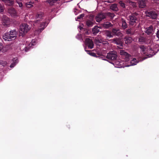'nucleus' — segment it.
Segmentation results:
<instances>
[{
    "instance_id": "obj_1",
    "label": "nucleus",
    "mask_w": 159,
    "mask_h": 159,
    "mask_svg": "<svg viewBox=\"0 0 159 159\" xmlns=\"http://www.w3.org/2000/svg\"><path fill=\"white\" fill-rule=\"evenodd\" d=\"M17 35V32L14 30L5 33L3 36V39L5 41H11L15 39Z\"/></svg>"
},
{
    "instance_id": "obj_2",
    "label": "nucleus",
    "mask_w": 159,
    "mask_h": 159,
    "mask_svg": "<svg viewBox=\"0 0 159 159\" xmlns=\"http://www.w3.org/2000/svg\"><path fill=\"white\" fill-rule=\"evenodd\" d=\"M152 45L150 47L148 46L147 48L143 46H142L140 48L141 52L143 54H146V55H148V57H150L155 54L154 49H152Z\"/></svg>"
},
{
    "instance_id": "obj_3",
    "label": "nucleus",
    "mask_w": 159,
    "mask_h": 159,
    "mask_svg": "<svg viewBox=\"0 0 159 159\" xmlns=\"http://www.w3.org/2000/svg\"><path fill=\"white\" fill-rule=\"evenodd\" d=\"M30 29V27L27 24L21 25L20 27L19 32L22 34L26 33Z\"/></svg>"
},
{
    "instance_id": "obj_4",
    "label": "nucleus",
    "mask_w": 159,
    "mask_h": 159,
    "mask_svg": "<svg viewBox=\"0 0 159 159\" xmlns=\"http://www.w3.org/2000/svg\"><path fill=\"white\" fill-rule=\"evenodd\" d=\"M117 57L116 52L113 51L108 53L107 56V57L109 59L111 60H115Z\"/></svg>"
},
{
    "instance_id": "obj_5",
    "label": "nucleus",
    "mask_w": 159,
    "mask_h": 159,
    "mask_svg": "<svg viewBox=\"0 0 159 159\" xmlns=\"http://www.w3.org/2000/svg\"><path fill=\"white\" fill-rule=\"evenodd\" d=\"M106 18V15L104 13H100L98 14L95 17V19L97 22H100L102 20Z\"/></svg>"
},
{
    "instance_id": "obj_6",
    "label": "nucleus",
    "mask_w": 159,
    "mask_h": 159,
    "mask_svg": "<svg viewBox=\"0 0 159 159\" xmlns=\"http://www.w3.org/2000/svg\"><path fill=\"white\" fill-rule=\"evenodd\" d=\"M115 64L116 67L117 68H122L129 66L128 65H127V64L125 63H124V62L123 61H116L115 62Z\"/></svg>"
},
{
    "instance_id": "obj_7",
    "label": "nucleus",
    "mask_w": 159,
    "mask_h": 159,
    "mask_svg": "<svg viewBox=\"0 0 159 159\" xmlns=\"http://www.w3.org/2000/svg\"><path fill=\"white\" fill-rule=\"evenodd\" d=\"M2 23L4 26H8L10 24V19L6 16H3L2 18Z\"/></svg>"
},
{
    "instance_id": "obj_8",
    "label": "nucleus",
    "mask_w": 159,
    "mask_h": 159,
    "mask_svg": "<svg viewBox=\"0 0 159 159\" xmlns=\"http://www.w3.org/2000/svg\"><path fill=\"white\" fill-rule=\"evenodd\" d=\"M36 23L40 24V26H39L40 28L38 31L37 30L36 32H38V33L41 32L42 30L46 26L47 23L45 21L42 22H40L38 20L37 21Z\"/></svg>"
},
{
    "instance_id": "obj_9",
    "label": "nucleus",
    "mask_w": 159,
    "mask_h": 159,
    "mask_svg": "<svg viewBox=\"0 0 159 159\" xmlns=\"http://www.w3.org/2000/svg\"><path fill=\"white\" fill-rule=\"evenodd\" d=\"M145 13L147 16L152 19H155L157 17V14L154 12L147 11H146Z\"/></svg>"
},
{
    "instance_id": "obj_10",
    "label": "nucleus",
    "mask_w": 159,
    "mask_h": 159,
    "mask_svg": "<svg viewBox=\"0 0 159 159\" xmlns=\"http://www.w3.org/2000/svg\"><path fill=\"white\" fill-rule=\"evenodd\" d=\"M86 44L88 46L89 48L92 49L93 47V44L92 40L88 38L86 39L85 41Z\"/></svg>"
},
{
    "instance_id": "obj_11",
    "label": "nucleus",
    "mask_w": 159,
    "mask_h": 159,
    "mask_svg": "<svg viewBox=\"0 0 159 159\" xmlns=\"http://www.w3.org/2000/svg\"><path fill=\"white\" fill-rule=\"evenodd\" d=\"M8 13L12 17H15L17 16L16 11L13 8H11L8 10Z\"/></svg>"
},
{
    "instance_id": "obj_12",
    "label": "nucleus",
    "mask_w": 159,
    "mask_h": 159,
    "mask_svg": "<svg viewBox=\"0 0 159 159\" xmlns=\"http://www.w3.org/2000/svg\"><path fill=\"white\" fill-rule=\"evenodd\" d=\"M129 24L131 25H134L136 23V18L134 15H132L129 16Z\"/></svg>"
},
{
    "instance_id": "obj_13",
    "label": "nucleus",
    "mask_w": 159,
    "mask_h": 159,
    "mask_svg": "<svg viewBox=\"0 0 159 159\" xmlns=\"http://www.w3.org/2000/svg\"><path fill=\"white\" fill-rule=\"evenodd\" d=\"M120 54L121 55H123L125 57V59L126 61H128L129 60L130 55L125 51L123 50H120Z\"/></svg>"
},
{
    "instance_id": "obj_14",
    "label": "nucleus",
    "mask_w": 159,
    "mask_h": 159,
    "mask_svg": "<svg viewBox=\"0 0 159 159\" xmlns=\"http://www.w3.org/2000/svg\"><path fill=\"white\" fill-rule=\"evenodd\" d=\"M138 1L139 7L143 8L146 6L147 0H138Z\"/></svg>"
},
{
    "instance_id": "obj_15",
    "label": "nucleus",
    "mask_w": 159,
    "mask_h": 159,
    "mask_svg": "<svg viewBox=\"0 0 159 159\" xmlns=\"http://www.w3.org/2000/svg\"><path fill=\"white\" fill-rule=\"evenodd\" d=\"M8 47L7 45L3 47L2 44L0 43V51L2 52H5L7 51V48Z\"/></svg>"
},
{
    "instance_id": "obj_16",
    "label": "nucleus",
    "mask_w": 159,
    "mask_h": 159,
    "mask_svg": "<svg viewBox=\"0 0 159 159\" xmlns=\"http://www.w3.org/2000/svg\"><path fill=\"white\" fill-rule=\"evenodd\" d=\"M7 5L11 6L14 3V0H1Z\"/></svg>"
},
{
    "instance_id": "obj_17",
    "label": "nucleus",
    "mask_w": 159,
    "mask_h": 159,
    "mask_svg": "<svg viewBox=\"0 0 159 159\" xmlns=\"http://www.w3.org/2000/svg\"><path fill=\"white\" fill-rule=\"evenodd\" d=\"M112 42L114 43L117 44L119 45L120 46H122V42L120 40L117 39H113L111 40Z\"/></svg>"
},
{
    "instance_id": "obj_18",
    "label": "nucleus",
    "mask_w": 159,
    "mask_h": 159,
    "mask_svg": "<svg viewBox=\"0 0 159 159\" xmlns=\"http://www.w3.org/2000/svg\"><path fill=\"white\" fill-rule=\"evenodd\" d=\"M104 32L106 36L109 38L113 37V34H112L110 31L108 30H106Z\"/></svg>"
},
{
    "instance_id": "obj_19",
    "label": "nucleus",
    "mask_w": 159,
    "mask_h": 159,
    "mask_svg": "<svg viewBox=\"0 0 159 159\" xmlns=\"http://www.w3.org/2000/svg\"><path fill=\"white\" fill-rule=\"evenodd\" d=\"M12 63H11V65L10 66L11 68L13 67L16 65V64L18 62L17 59L16 58H13L12 60Z\"/></svg>"
},
{
    "instance_id": "obj_20",
    "label": "nucleus",
    "mask_w": 159,
    "mask_h": 159,
    "mask_svg": "<svg viewBox=\"0 0 159 159\" xmlns=\"http://www.w3.org/2000/svg\"><path fill=\"white\" fill-rule=\"evenodd\" d=\"M99 27L98 26H95L93 29L92 32L93 34H96L99 31Z\"/></svg>"
},
{
    "instance_id": "obj_21",
    "label": "nucleus",
    "mask_w": 159,
    "mask_h": 159,
    "mask_svg": "<svg viewBox=\"0 0 159 159\" xmlns=\"http://www.w3.org/2000/svg\"><path fill=\"white\" fill-rule=\"evenodd\" d=\"M153 31L152 27L150 26L146 29V30L145 32L148 34H149L151 33H152Z\"/></svg>"
},
{
    "instance_id": "obj_22",
    "label": "nucleus",
    "mask_w": 159,
    "mask_h": 159,
    "mask_svg": "<svg viewBox=\"0 0 159 159\" xmlns=\"http://www.w3.org/2000/svg\"><path fill=\"white\" fill-rule=\"evenodd\" d=\"M138 63V61H137L136 59L135 58H134L130 61V65H128L129 66L134 65H136Z\"/></svg>"
},
{
    "instance_id": "obj_23",
    "label": "nucleus",
    "mask_w": 159,
    "mask_h": 159,
    "mask_svg": "<svg viewBox=\"0 0 159 159\" xmlns=\"http://www.w3.org/2000/svg\"><path fill=\"white\" fill-rule=\"evenodd\" d=\"M112 32L114 34L117 36H120L121 34V33L118 29H113Z\"/></svg>"
},
{
    "instance_id": "obj_24",
    "label": "nucleus",
    "mask_w": 159,
    "mask_h": 159,
    "mask_svg": "<svg viewBox=\"0 0 159 159\" xmlns=\"http://www.w3.org/2000/svg\"><path fill=\"white\" fill-rule=\"evenodd\" d=\"M125 43L126 44H128L131 43L132 41V39L130 37H128L125 38Z\"/></svg>"
},
{
    "instance_id": "obj_25",
    "label": "nucleus",
    "mask_w": 159,
    "mask_h": 159,
    "mask_svg": "<svg viewBox=\"0 0 159 159\" xmlns=\"http://www.w3.org/2000/svg\"><path fill=\"white\" fill-rule=\"evenodd\" d=\"M44 16L43 13L42 12H39L37 13L36 17L37 18L43 19Z\"/></svg>"
},
{
    "instance_id": "obj_26",
    "label": "nucleus",
    "mask_w": 159,
    "mask_h": 159,
    "mask_svg": "<svg viewBox=\"0 0 159 159\" xmlns=\"http://www.w3.org/2000/svg\"><path fill=\"white\" fill-rule=\"evenodd\" d=\"M102 25L103 27L106 28H108L109 27L111 26L112 25L109 22H107L103 24Z\"/></svg>"
},
{
    "instance_id": "obj_27",
    "label": "nucleus",
    "mask_w": 159,
    "mask_h": 159,
    "mask_svg": "<svg viewBox=\"0 0 159 159\" xmlns=\"http://www.w3.org/2000/svg\"><path fill=\"white\" fill-rule=\"evenodd\" d=\"M86 25L89 27H91L93 25V23L91 21L88 20L86 22Z\"/></svg>"
},
{
    "instance_id": "obj_28",
    "label": "nucleus",
    "mask_w": 159,
    "mask_h": 159,
    "mask_svg": "<svg viewBox=\"0 0 159 159\" xmlns=\"http://www.w3.org/2000/svg\"><path fill=\"white\" fill-rule=\"evenodd\" d=\"M122 26L124 29L127 27V25L125 21L123 20H122Z\"/></svg>"
},
{
    "instance_id": "obj_29",
    "label": "nucleus",
    "mask_w": 159,
    "mask_h": 159,
    "mask_svg": "<svg viewBox=\"0 0 159 159\" xmlns=\"http://www.w3.org/2000/svg\"><path fill=\"white\" fill-rule=\"evenodd\" d=\"M17 3L18 4L19 7L22 8L23 7V5L21 2L19 1V0H16Z\"/></svg>"
},
{
    "instance_id": "obj_30",
    "label": "nucleus",
    "mask_w": 159,
    "mask_h": 159,
    "mask_svg": "<svg viewBox=\"0 0 159 159\" xmlns=\"http://www.w3.org/2000/svg\"><path fill=\"white\" fill-rule=\"evenodd\" d=\"M57 0H48V1L51 4H52L55 3Z\"/></svg>"
},
{
    "instance_id": "obj_31",
    "label": "nucleus",
    "mask_w": 159,
    "mask_h": 159,
    "mask_svg": "<svg viewBox=\"0 0 159 159\" xmlns=\"http://www.w3.org/2000/svg\"><path fill=\"white\" fill-rule=\"evenodd\" d=\"M25 5L27 7H31L33 6V5L30 2L26 3H25Z\"/></svg>"
},
{
    "instance_id": "obj_32",
    "label": "nucleus",
    "mask_w": 159,
    "mask_h": 159,
    "mask_svg": "<svg viewBox=\"0 0 159 159\" xmlns=\"http://www.w3.org/2000/svg\"><path fill=\"white\" fill-rule=\"evenodd\" d=\"M119 4L120 5L123 7H125V3L123 2L122 1H120L119 2Z\"/></svg>"
},
{
    "instance_id": "obj_33",
    "label": "nucleus",
    "mask_w": 159,
    "mask_h": 159,
    "mask_svg": "<svg viewBox=\"0 0 159 159\" xmlns=\"http://www.w3.org/2000/svg\"><path fill=\"white\" fill-rule=\"evenodd\" d=\"M116 5H113L111 6V9H112L113 10H116Z\"/></svg>"
},
{
    "instance_id": "obj_34",
    "label": "nucleus",
    "mask_w": 159,
    "mask_h": 159,
    "mask_svg": "<svg viewBox=\"0 0 159 159\" xmlns=\"http://www.w3.org/2000/svg\"><path fill=\"white\" fill-rule=\"evenodd\" d=\"M85 51L87 52V53L88 54H90L91 56H95L96 55L94 53H89V51H87L85 50Z\"/></svg>"
},
{
    "instance_id": "obj_35",
    "label": "nucleus",
    "mask_w": 159,
    "mask_h": 159,
    "mask_svg": "<svg viewBox=\"0 0 159 159\" xmlns=\"http://www.w3.org/2000/svg\"><path fill=\"white\" fill-rule=\"evenodd\" d=\"M84 16V14H82L80 15V16H78L77 19H80L81 18H82Z\"/></svg>"
},
{
    "instance_id": "obj_36",
    "label": "nucleus",
    "mask_w": 159,
    "mask_h": 159,
    "mask_svg": "<svg viewBox=\"0 0 159 159\" xmlns=\"http://www.w3.org/2000/svg\"><path fill=\"white\" fill-rule=\"evenodd\" d=\"M139 41L140 42H143L144 41V38L142 37H140L139 38Z\"/></svg>"
},
{
    "instance_id": "obj_37",
    "label": "nucleus",
    "mask_w": 159,
    "mask_h": 159,
    "mask_svg": "<svg viewBox=\"0 0 159 159\" xmlns=\"http://www.w3.org/2000/svg\"><path fill=\"white\" fill-rule=\"evenodd\" d=\"M7 63L6 61H4L2 62V64L3 66H5L7 65Z\"/></svg>"
},
{
    "instance_id": "obj_38",
    "label": "nucleus",
    "mask_w": 159,
    "mask_h": 159,
    "mask_svg": "<svg viewBox=\"0 0 159 159\" xmlns=\"http://www.w3.org/2000/svg\"><path fill=\"white\" fill-rule=\"evenodd\" d=\"M130 32H131V30H130V29H129L126 31L127 34H130Z\"/></svg>"
},
{
    "instance_id": "obj_39",
    "label": "nucleus",
    "mask_w": 159,
    "mask_h": 159,
    "mask_svg": "<svg viewBox=\"0 0 159 159\" xmlns=\"http://www.w3.org/2000/svg\"><path fill=\"white\" fill-rule=\"evenodd\" d=\"M157 36L158 38L159 37V30H157Z\"/></svg>"
},
{
    "instance_id": "obj_40",
    "label": "nucleus",
    "mask_w": 159,
    "mask_h": 159,
    "mask_svg": "<svg viewBox=\"0 0 159 159\" xmlns=\"http://www.w3.org/2000/svg\"><path fill=\"white\" fill-rule=\"evenodd\" d=\"M32 45H33V44H32V43H30L29 44V47H31Z\"/></svg>"
},
{
    "instance_id": "obj_41",
    "label": "nucleus",
    "mask_w": 159,
    "mask_h": 159,
    "mask_svg": "<svg viewBox=\"0 0 159 159\" xmlns=\"http://www.w3.org/2000/svg\"><path fill=\"white\" fill-rule=\"evenodd\" d=\"M27 47H26L25 49V50L26 52L27 51H28L27 50Z\"/></svg>"
},
{
    "instance_id": "obj_42",
    "label": "nucleus",
    "mask_w": 159,
    "mask_h": 159,
    "mask_svg": "<svg viewBox=\"0 0 159 159\" xmlns=\"http://www.w3.org/2000/svg\"><path fill=\"white\" fill-rule=\"evenodd\" d=\"M111 16L112 17H113L114 16V14H111Z\"/></svg>"
},
{
    "instance_id": "obj_43",
    "label": "nucleus",
    "mask_w": 159,
    "mask_h": 159,
    "mask_svg": "<svg viewBox=\"0 0 159 159\" xmlns=\"http://www.w3.org/2000/svg\"><path fill=\"white\" fill-rule=\"evenodd\" d=\"M99 42L100 43H102V42H101V41H99Z\"/></svg>"
},
{
    "instance_id": "obj_44",
    "label": "nucleus",
    "mask_w": 159,
    "mask_h": 159,
    "mask_svg": "<svg viewBox=\"0 0 159 159\" xmlns=\"http://www.w3.org/2000/svg\"><path fill=\"white\" fill-rule=\"evenodd\" d=\"M102 43H103V44H105V43H104L103 42H102ZM105 44H106V43H105Z\"/></svg>"
}]
</instances>
